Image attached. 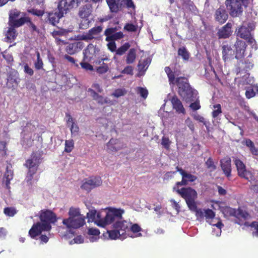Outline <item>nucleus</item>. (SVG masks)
I'll return each mask as SVG.
<instances>
[{
  "instance_id": "nucleus-55",
  "label": "nucleus",
  "mask_w": 258,
  "mask_h": 258,
  "mask_svg": "<svg viewBox=\"0 0 258 258\" xmlns=\"http://www.w3.org/2000/svg\"><path fill=\"white\" fill-rule=\"evenodd\" d=\"M24 71L25 73L31 76H32L34 74L33 69L29 67L27 63H25L24 64Z\"/></svg>"
},
{
  "instance_id": "nucleus-63",
  "label": "nucleus",
  "mask_w": 258,
  "mask_h": 258,
  "mask_svg": "<svg viewBox=\"0 0 258 258\" xmlns=\"http://www.w3.org/2000/svg\"><path fill=\"white\" fill-rule=\"evenodd\" d=\"M133 69L132 66H127L123 70L122 72L124 74L133 75Z\"/></svg>"
},
{
  "instance_id": "nucleus-2",
  "label": "nucleus",
  "mask_w": 258,
  "mask_h": 258,
  "mask_svg": "<svg viewBox=\"0 0 258 258\" xmlns=\"http://www.w3.org/2000/svg\"><path fill=\"white\" fill-rule=\"evenodd\" d=\"M123 213V210L109 208L106 216L102 218L99 213L97 214L95 210H91L87 213V217L89 222L94 221L98 226L104 227L114 222L116 219L120 218Z\"/></svg>"
},
{
  "instance_id": "nucleus-64",
  "label": "nucleus",
  "mask_w": 258,
  "mask_h": 258,
  "mask_svg": "<svg viewBox=\"0 0 258 258\" xmlns=\"http://www.w3.org/2000/svg\"><path fill=\"white\" fill-rule=\"evenodd\" d=\"M131 230L134 233H137L140 231L141 228L138 224H135L132 226Z\"/></svg>"
},
{
  "instance_id": "nucleus-21",
  "label": "nucleus",
  "mask_w": 258,
  "mask_h": 258,
  "mask_svg": "<svg viewBox=\"0 0 258 258\" xmlns=\"http://www.w3.org/2000/svg\"><path fill=\"white\" fill-rule=\"evenodd\" d=\"M214 17L217 22L220 24H223L227 20L228 16L224 8L221 7L215 11Z\"/></svg>"
},
{
  "instance_id": "nucleus-16",
  "label": "nucleus",
  "mask_w": 258,
  "mask_h": 258,
  "mask_svg": "<svg viewBox=\"0 0 258 258\" xmlns=\"http://www.w3.org/2000/svg\"><path fill=\"white\" fill-rule=\"evenodd\" d=\"M222 57L225 62L229 61L236 58V54L231 47L228 45L222 46Z\"/></svg>"
},
{
  "instance_id": "nucleus-30",
  "label": "nucleus",
  "mask_w": 258,
  "mask_h": 258,
  "mask_svg": "<svg viewBox=\"0 0 258 258\" xmlns=\"http://www.w3.org/2000/svg\"><path fill=\"white\" fill-rule=\"evenodd\" d=\"M10 168H11V165H9L7 166L6 172L4 176V181H5L6 186L8 188H10L9 184L10 181L13 177V172Z\"/></svg>"
},
{
  "instance_id": "nucleus-47",
  "label": "nucleus",
  "mask_w": 258,
  "mask_h": 258,
  "mask_svg": "<svg viewBox=\"0 0 258 258\" xmlns=\"http://www.w3.org/2000/svg\"><path fill=\"white\" fill-rule=\"evenodd\" d=\"M27 19L28 20L26 21V23L27 24L28 26L30 28L32 29V32H39V30L37 29V27L31 21L30 18L27 17Z\"/></svg>"
},
{
  "instance_id": "nucleus-54",
  "label": "nucleus",
  "mask_w": 258,
  "mask_h": 258,
  "mask_svg": "<svg viewBox=\"0 0 258 258\" xmlns=\"http://www.w3.org/2000/svg\"><path fill=\"white\" fill-rule=\"evenodd\" d=\"M171 144V142L169 141L168 138L166 137L165 136L163 137L162 139L161 144L166 149H168L170 145Z\"/></svg>"
},
{
  "instance_id": "nucleus-61",
  "label": "nucleus",
  "mask_w": 258,
  "mask_h": 258,
  "mask_svg": "<svg viewBox=\"0 0 258 258\" xmlns=\"http://www.w3.org/2000/svg\"><path fill=\"white\" fill-rule=\"evenodd\" d=\"M3 56L8 62H11L13 61V57L10 54L4 53Z\"/></svg>"
},
{
  "instance_id": "nucleus-26",
  "label": "nucleus",
  "mask_w": 258,
  "mask_h": 258,
  "mask_svg": "<svg viewBox=\"0 0 258 258\" xmlns=\"http://www.w3.org/2000/svg\"><path fill=\"white\" fill-rule=\"evenodd\" d=\"M221 166L225 174L229 177L231 175V160L229 158L224 159L221 161Z\"/></svg>"
},
{
  "instance_id": "nucleus-51",
  "label": "nucleus",
  "mask_w": 258,
  "mask_h": 258,
  "mask_svg": "<svg viewBox=\"0 0 258 258\" xmlns=\"http://www.w3.org/2000/svg\"><path fill=\"white\" fill-rule=\"evenodd\" d=\"M70 130L72 136H76L79 131V128L77 124L72 123L70 126Z\"/></svg>"
},
{
  "instance_id": "nucleus-22",
  "label": "nucleus",
  "mask_w": 258,
  "mask_h": 258,
  "mask_svg": "<svg viewBox=\"0 0 258 258\" xmlns=\"http://www.w3.org/2000/svg\"><path fill=\"white\" fill-rule=\"evenodd\" d=\"M236 49V58L240 59L243 57L246 48V44L242 40H237L234 44Z\"/></svg>"
},
{
  "instance_id": "nucleus-62",
  "label": "nucleus",
  "mask_w": 258,
  "mask_h": 258,
  "mask_svg": "<svg viewBox=\"0 0 258 258\" xmlns=\"http://www.w3.org/2000/svg\"><path fill=\"white\" fill-rule=\"evenodd\" d=\"M250 226L252 227H254L255 229V231L253 232V234L256 236H258V223L253 222L251 223Z\"/></svg>"
},
{
  "instance_id": "nucleus-29",
  "label": "nucleus",
  "mask_w": 258,
  "mask_h": 258,
  "mask_svg": "<svg viewBox=\"0 0 258 258\" xmlns=\"http://www.w3.org/2000/svg\"><path fill=\"white\" fill-rule=\"evenodd\" d=\"M88 234L90 236L89 239L90 242L96 241L99 239V230L95 228H89L88 230Z\"/></svg>"
},
{
  "instance_id": "nucleus-49",
  "label": "nucleus",
  "mask_w": 258,
  "mask_h": 258,
  "mask_svg": "<svg viewBox=\"0 0 258 258\" xmlns=\"http://www.w3.org/2000/svg\"><path fill=\"white\" fill-rule=\"evenodd\" d=\"M89 61H85L84 60L83 61L80 62V65L81 67L86 70H90L92 71L93 70V66L90 64L88 62Z\"/></svg>"
},
{
  "instance_id": "nucleus-18",
  "label": "nucleus",
  "mask_w": 258,
  "mask_h": 258,
  "mask_svg": "<svg viewBox=\"0 0 258 258\" xmlns=\"http://www.w3.org/2000/svg\"><path fill=\"white\" fill-rule=\"evenodd\" d=\"M224 213H226L230 216L235 217L238 219L243 218L245 219L248 216L245 211L240 209L236 210L231 208H227L224 210Z\"/></svg>"
},
{
  "instance_id": "nucleus-27",
  "label": "nucleus",
  "mask_w": 258,
  "mask_h": 258,
  "mask_svg": "<svg viewBox=\"0 0 258 258\" xmlns=\"http://www.w3.org/2000/svg\"><path fill=\"white\" fill-rule=\"evenodd\" d=\"M88 92L91 93L93 99L97 101L98 103L102 105L105 103H109V100L107 98H104L102 96L99 95L92 89H89Z\"/></svg>"
},
{
  "instance_id": "nucleus-12",
  "label": "nucleus",
  "mask_w": 258,
  "mask_h": 258,
  "mask_svg": "<svg viewBox=\"0 0 258 258\" xmlns=\"http://www.w3.org/2000/svg\"><path fill=\"white\" fill-rule=\"evenodd\" d=\"M234 163L237 168L238 175L247 180L252 179L251 172L246 169L245 165L238 159H235Z\"/></svg>"
},
{
  "instance_id": "nucleus-41",
  "label": "nucleus",
  "mask_w": 258,
  "mask_h": 258,
  "mask_svg": "<svg viewBox=\"0 0 258 258\" xmlns=\"http://www.w3.org/2000/svg\"><path fill=\"white\" fill-rule=\"evenodd\" d=\"M74 143L73 140H66L64 151L68 153L71 152L74 148Z\"/></svg>"
},
{
  "instance_id": "nucleus-33",
  "label": "nucleus",
  "mask_w": 258,
  "mask_h": 258,
  "mask_svg": "<svg viewBox=\"0 0 258 258\" xmlns=\"http://www.w3.org/2000/svg\"><path fill=\"white\" fill-rule=\"evenodd\" d=\"M105 35H109L111 34V37L113 38V40H117L121 38L123 35L121 32H115V29L114 28H108L105 31Z\"/></svg>"
},
{
  "instance_id": "nucleus-8",
  "label": "nucleus",
  "mask_w": 258,
  "mask_h": 258,
  "mask_svg": "<svg viewBox=\"0 0 258 258\" xmlns=\"http://www.w3.org/2000/svg\"><path fill=\"white\" fill-rule=\"evenodd\" d=\"M243 2L239 0H226L225 5L229 11L230 15L233 17L240 16L243 11Z\"/></svg>"
},
{
  "instance_id": "nucleus-50",
  "label": "nucleus",
  "mask_w": 258,
  "mask_h": 258,
  "mask_svg": "<svg viewBox=\"0 0 258 258\" xmlns=\"http://www.w3.org/2000/svg\"><path fill=\"white\" fill-rule=\"evenodd\" d=\"M138 26L132 24H126L124 29L129 32H135L137 31Z\"/></svg>"
},
{
  "instance_id": "nucleus-28",
  "label": "nucleus",
  "mask_w": 258,
  "mask_h": 258,
  "mask_svg": "<svg viewBox=\"0 0 258 258\" xmlns=\"http://www.w3.org/2000/svg\"><path fill=\"white\" fill-rule=\"evenodd\" d=\"M61 14L60 11L58 10V12H56L54 13H49L48 16V21L49 23L55 26L58 23L60 18L64 16L60 15Z\"/></svg>"
},
{
  "instance_id": "nucleus-40",
  "label": "nucleus",
  "mask_w": 258,
  "mask_h": 258,
  "mask_svg": "<svg viewBox=\"0 0 258 258\" xmlns=\"http://www.w3.org/2000/svg\"><path fill=\"white\" fill-rule=\"evenodd\" d=\"M37 60L34 63L35 68L36 69L39 70L43 68V63L42 59L40 58V55L38 51L36 52Z\"/></svg>"
},
{
  "instance_id": "nucleus-53",
  "label": "nucleus",
  "mask_w": 258,
  "mask_h": 258,
  "mask_svg": "<svg viewBox=\"0 0 258 258\" xmlns=\"http://www.w3.org/2000/svg\"><path fill=\"white\" fill-rule=\"evenodd\" d=\"M4 213L7 216H13L16 213V211L13 208H6L4 209Z\"/></svg>"
},
{
  "instance_id": "nucleus-45",
  "label": "nucleus",
  "mask_w": 258,
  "mask_h": 258,
  "mask_svg": "<svg viewBox=\"0 0 258 258\" xmlns=\"http://www.w3.org/2000/svg\"><path fill=\"white\" fill-rule=\"evenodd\" d=\"M205 164L207 167L211 171H214L216 168V165L214 164V162L211 158H209L207 160Z\"/></svg>"
},
{
  "instance_id": "nucleus-37",
  "label": "nucleus",
  "mask_w": 258,
  "mask_h": 258,
  "mask_svg": "<svg viewBox=\"0 0 258 258\" xmlns=\"http://www.w3.org/2000/svg\"><path fill=\"white\" fill-rule=\"evenodd\" d=\"M15 28L11 27L7 31L6 38L7 41H11V40L14 39L16 36V31Z\"/></svg>"
},
{
  "instance_id": "nucleus-52",
  "label": "nucleus",
  "mask_w": 258,
  "mask_h": 258,
  "mask_svg": "<svg viewBox=\"0 0 258 258\" xmlns=\"http://www.w3.org/2000/svg\"><path fill=\"white\" fill-rule=\"evenodd\" d=\"M126 92L124 90L118 89L116 90L112 93V95L114 96L116 98H118L122 96H123L125 94Z\"/></svg>"
},
{
  "instance_id": "nucleus-23",
  "label": "nucleus",
  "mask_w": 258,
  "mask_h": 258,
  "mask_svg": "<svg viewBox=\"0 0 258 258\" xmlns=\"http://www.w3.org/2000/svg\"><path fill=\"white\" fill-rule=\"evenodd\" d=\"M83 47L84 45L83 42H76L69 44L66 48V51L70 54H74L80 51Z\"/></svg>"
},
{
  "instance_id": "nucleus-36",
  "label": "nucleus",
  "mask_w": 258,
  "mask_h": 258,
  "mask_svg": "<svg viewBox=\"0 0 258 258\" xmlns=\"http://www.w3.org/2000/svg\"><path fill=\"white\" fill-rule=\"evenodd\" d=\"M68 214L69 217L68 218H74L77 217H84L80 214L79 209L71 207L69 211Z\"/></svg>"
},
{
  "instance_id": "nucleus-31",
  "label": "nucleus",
  "mask_w": 258,
  "mask_h": 258,
  "mask_svg": "<svg viewBox=\"0 0 258 258\" xmlns=\"http://www.w3.org/2000/svg\"><path fill=\"white\" fill-rule=\"evenodd\" d=\"M151 62V58L148 57L146 59L144 60L143 61L140 60L138 65V69L139 71V74H138V76L141 75V72H144L148 68L149 65Z\"/></svg>"
},
{
  "instance_id": "nucleus-56",
  "label": "nucleus",
  "mask_w": 258,
  "mask_h": 258,
  "mask_svg": "<svg viewBox=\"0 0 258 258\" xmlns=\"http://www.w3.org/2000/svg\"><path fill=\"white\" fill-rule=\"evenodd\" d=\"M28 12L37 16H41L43 14V11L34 9H29Z\"/></svg>"
},
{
  "instance_id": "nucleus-6",
  "label": "nucleus",
  "mask_w": 258,
  "mask_h": 258,
  "mask_svg": "<svg viewBox=\"0 0 258 258\" xmlns=\"http://www.w3.org/2000/svg\"><path fill=\"white\" fill-rule=\"evenodd\" d=\"M255 28L253 22H243L242 25L236 30L237 36L245 39L250 44L255 42L254 39L252 37L250 32Z\"/></svg>"
},
{
  "instance_id": "nucleus-3",
  "label": "nucleus",
  "mask_w": 258,
  "mask_h": 258,
  "mask_svg": "<svg viewBox=\"0 0 258 258\" xmlns=\"http://www.w3.org/2000/svg\"><path fill=\"white\" fill-rule=\"evenodd\" d=\"M193 212L196 213V216L198 220L201 221L205 218L206 221L210 225L216 226L219 230L218 233L216 234V236H218L220 235L221 233V229L223 224L220 220L215 218V213L212 210L209 209H198L197 208L196 210L194 211Z\"/></svg>"
},
{
  "instance_id": "nucleus-7",
  "label": "nucleus",
  "mask_w": 258,
  "mask_h": 258,
  "mask_svg": "<svg viewBox=\"0 0 258 258\" xmlns=\"http://www.w3.org/2000/svg\"><path fill=\"white\" fill-rule=\"evenodd\" d=\"M26 20L28 19L25 13L15 9L10 11L9 24L10 27H19L26 23Z\"/></svg>"
},
{
  "instance_id": "nucleus-19",
  "label": "nucleus",
  "mask_w": 258,
  "mask_h": 258,
  "mask_svg": "<svg viewBox=\"0 0 258 258\" xmlns=\"http://www.w3.org/2000/svg\"><path fill=\"white\" fill-rule=\"evenodd\" d=\"M107 151L116 152L124 147V144L117 139H111L107 144Z\"/></svg>"
},
{
  "instance_id": "nucleus-59",
  "label": "nucleus",
  "mask_w": 258,
  "mask_h": 258,
  "mask_svg": "<svg viewBox=\"0 0 258 258\" xmlns=\"http://www.w3.org/2000/svg\"><path fill=\"white\" fill-rule=\"evenodd\" d=\"M170 202L172 203V206L173 208H174L177 213L179 212L180 207L178 204V203L176 202L174 200H171Z\"/></svg>"
},
{
  "instance_id": "nucleus-10",
  "label": "nucleus",
  "mask_w": 258,
  "mask_h": 258,
  "mask_svg": "<svg viewBox=\"0 0 258 258\" xmlns=\"http://www.w3.org/2000/svg\"><path fill=\"white\" fill-rule=\"evenodd\" d=\"M62 223L67 229L71 230L79 228L85 224V222L84 217H77L64 219Z\"/></svg>"
},
{
  "instance_id": "nucleus-1",
  "label": "nucleus",
  "mask_w": 258,
  "mask_h": 258,
  "mask_svg": "<svg viewBox=\"0 0 258 258\" xmlns=\"http://www.w3.org/2000/svg\"><path fill=\"white\" fill-rule=\"evenodd\" d=\"M41 222L33 224L29 232L32 238L41 234L42 231H49L51 229V224H54L57 220L56 215L50 210H42L39 212Z\"/></svg>"
},
{
  "instance_id": "nucleus-17",
  "label": "nucleus",
  "mask_w": 258,
  "mask_h": 258,
  "mask_svg": "<svg viewBox=\"0 0 258 258\" xmlns=\"http://www.w3.org/2000/svg\"><path fill=\"white\" fill-rule=\"evenodd\" d=\"M231 23H227L225 25L221 27L217 33L219 38H227L230 37L232 33Z\"/></svg>"
},
{
  "instance_id": "nucleus-58",
  "label": "nucleus",
  "mask_w": 258,
  "mask_h": 258,
  "mask_svg": "<svg viewBox=\"0 0 258 258\" xmlns=\"http://www.w3.org/2000/svg\"><path fill=\"white\" fill-rule=\"evenodd\" d=\"M168 76L169 81L170 84H176V79L175 78V75L172 72L170 74H169Z\"/></svg>"
},
{
  "instance_id": "nucleus-11",
  "label": "nucleus",
  "mask_w": 258,
  "mask_h": 258,
  "mask_svg": "<svg viewBox=\"0 0 258 258\" xmlns=\"http://www.w3.org/2000/svg\"><path fill=\"white\" fill-rule=\"evenodd\" d=\"M100 49L96 45L89 44L84 50V60L85 61H90L95 58L98 54Z\"/></svg>"
},
{
  "instance_id": "nucleus-43",
  "label": "nucleus",
  "mask_w": 258,
  "mask_h": 258,
  "mask_svg": "<svg viewBox=\"0 0 258 258\" xmlns=\"http://www.w3.org/2000/svg\"><path fill=\"white\" fill-rule=\"evenodd\" d=\"M137 92L138 94L144 99L147 98L148 94V90L146 88L142 87H138L137 88Z\"/></svg>"
},
{
  "instance_id": "nucleus-20",
  "label": "nucleus",
  "mask_w": 258,
  "mask_h": 258,
  "mask_svg": "<svg viewBox=\"0 0 258 258\" xmlns=\"http://www.w3.org/2000/svg\"><path fill=\"white\" fill-rule=\"evenodd\" d=\"M173 109L175 110V112L178 114H185V110L182 105L181 101L176 96H174L171 99Z\"/></svg>"
},
{
  "instance_id": "nucleus-46",
  "label": "nucleus",
  "mask_w": 258,
  "mask_h": 258,
  "mask_svg": "<svg viewBox=\"0 0 258 258\" xmlns=\"http://www.w3.org/2000/svg\"><path fill=\"white\" fill-rule=\"evenodd\" d=\"M215 110L212 112V116L214 118L218 116L221 113V106L220 104H216L214 106Z\"/></svg>"
},
{
  "instance_id": "nucleus-13",
  "label": "nucleus",
  "mask_w": 258,
  "mask_h": 258,
  "mask_svg": "<svg viewBox=\"0 0 258 258\" xmlns=\"http://www.w3.org/2000/svg\"><path fill=\"white\" fill-rule=\"evenodd\" d=\"M102 184V180L99 177H92L86 179L81 188L87 191H90L92 189L99 186Z\"/></svg>"
},
{
  "instance_id": "nucleus-44",
  "label": "nucleus",
  "mask_w": 258,
  "mask_h": 258,
  "mask_svg": "<svg viewBox=\"0 0 258 258\" xmlns=\"http://www.w3.org/2000/svg\"><path fill=\"white\" fill-rule=\"evenodd\" d=\"M82 19V20L80 24V28L82 29H86L89 27L90 21L88 19V18Z\"/></svg>"
},
{
  "instance_id": "nucleus-42",
  "label": "nucleus",
  "mask_w": 258,
  "mask_h": 258,
  "mask_svg": "<svg viewBox=\"0 0 258 258\" xmlns=\"http://www.w3.org/2000/svg\"><path fill=\"white\" fill-rule=\"evenodd\" d=\"M109 236L112 239H115L117 238L120 237L121 234H123V232H122L121 234L119 230H113L108 231Z\"/></svg>"
},
{
  "instance_id": "nucleus-38",
  "label": "nucleus",
  "mask_w": 258,
  "mask_h": 258,
  "mask_svg": "<svg viewBox=\"0 0 258 258\" xmlns=\"http://www.w3.org/2000/svg\"><path fill=\"white\" fill-rule=\"evenodd\" d=\"M130 46L128 43H125L116 50V54L119 55H122L127 51Z\"/></svg>"
},
{
  "instance_id": "nucleus-35",
  "label": "nucleus",
  "mask_w": 258,
  "mask_h": 258,
  "mask_svg": "<svg viewBox=\"0 0 258 258\" xmlns=\"http://www.w3.org/2000/svg\"><path fill=\"white\" fill-rule=\"evenodd\" d=\"M136 51L134 48L131 49L126 56V62L127 64L133 63L136 58Z\"/></svg>"
},
{
  "instance_id": "nucleus-48",
  "label": "nucleus",
  "mask_w": 258,
  "mask_h": 258,
  "mask_svg": "<svg viewBox=\"0 0 258 258\" xmlns=\"http://www.w3.org/2000/svg\"><path fill=\"white\" fill-rule=\"evenodd\" d=\"M108 69V66L103 62L102 65L97 69V72L99 74H104L107 72Z\"/></svg>"
},
{
  "instance_id": "nucleus-4",
  "label": "nucleus",
  "mask_w": 258,
  "mask_h": 258,
  "mask_svg": "<svg viewBox=\"0 0 258 258\" xmlns=\"http://www.w3.org/2000/svg\"><path fill=\"white\" fill-rule=\"evenodd\" d=\"M177 86L178 87V94L186 102L194 100V92L187 82L186 78L178 77L176 79Z\"/></svg>"
},
{
  "instance_id": "nucleus-9",
  "label": "nucleus",
  "mask_w": 258,
  "mask_h": 258,
  "mask_svg": "<svg viewBox=\"0 0 258 258\" xmlns=\"http://www.w3.org/2000/svg\"><path fill=\"white\" fill-rule=\"evenodd\" d=\"M81 0H60L57 5V10L60 11L61 16L67 14L73 8H77Z\"/></svg>"
},
{
  "instance_id": "nucleus-14",
  "label": "nucleus",
  "mask_w": 258,
  "mask_h": 258,
  "mask_svg": "<svg viewBox=\"0 0 258 258\" xmlns=\"http://www.w3.org/2000/svg\"><path fill=\"white\" fill-rule=\"evenodd\" d=\"M102 31V28L100 26L93 27L88 31L85 34H83L80 36V39L86 41L92 39H98L100 38V35Z\"/></svg>"
},
{
  "instance_id": "nucleus-25",
  "label": "nucleus",
  "mask_w": 258,
  "mask_h": 258,
  "mask_svg": "<svg viewBox=\"0 0 258 258\" xmlns=\"http://www.w3.org/2000/svg\"><path fill=\"white\" fill-rule=\"evenodd\" d=\"M109 9L112 12H117L121 8L124 0H106Z\"/></svg>"
},
{
  "instance_id": "nucleus-24",
  "label": "nucleus",
  "mask_w": 258,
  "mask_h": 258,
  "mask_svg": "<svg viewBox=\"0 0 258 258\" xmlns=\"http://www.w3.org/2000/svg\"><path fill=\"white\" fill-rule=\"evenodd\" d=\"M92 11L91 4L87 3L80 7L79 15L81 18H87L91 15Z\"/></svg>"
},
{
  "instance_id": "nucleus-5",
  "label": "nucleus",
  "mask_w": 258,
  "mask_h": 258,
  "mask_svg": "<svg viewBox=\"0 0 258 258\" xmlns=\"http://www.w3.org/2000/svg\"><path fill=\"white\" fill-rule=\"evenodd\" d=\"M177 192L185 200L188 208L191 211L196 210L197 205L196 200L198 198V194L195 189L191 187H183L178 189Z\"/></svg>"
},
{
  "instance_id": "nucleus-34",
  "label": "nucleus",
  "mask_w": 258,
  "mask_h": 258,
  "mask_svg": "<svg viewBox=\"0 0 258 258\" xmlns=\"http://www.w3.org/2000/svg\"><path fill=\"white\" fill-rule=\"evenodd\" d=\"M122 217L119 219H116L114 221L117 220L115 223L114 224V227L115 229H118L117 230L124 231L125 229L127 228L126 222L125 221H120Z\"/></svg>"
},
{
  "instance_id": "nucleus-57",
  "label": "nucleus",
  "mask_w": 258,
  "mask_h": 258,
  "mask_svg": "<svg viewBox=\"0 0 258 258\" xmlns=\"http://www.w3.org/2000/svg\"><path fill=\"white\" fill-rule=\"evenodd\" d=\"M108 48L111 51V52H116V44L114 41H111L109 42L107 44Z\"/></svg>"
},
{
  "instance_id": "nucleus-39",
  "label": "nucleus",
  "mask_w": 258,
  "mask_h": 258,
  "mask_svg": "<svg viewBox=\"0 0 258 258\" xmlns=\"http://www.w3.org/2000/svg\"><path fill=\"white\" fill-rule=\"evenodd\" d=\"M178 54L181 56L184 60H187L189 58V53L184 47L178 49Z\"/></svg>"
},
{
  "instance_id": "nucleus-32",
  "label": "nucleus",
  "mask_w": 258,
  "mask_h": 258,
  "mask_svg": "<svg viewBox=\"0 0 258 258\" xmlns=\"http://www.w3.org/2000/svg\"><path fill=\"white\" fill-rule=\"evenodd\" d=\"M177 171H178L180 174L182 175L183 178H184L185 181L187 182L188 181L192 182L194 181L196 179L197 177L190 174L187 173L186 171H184L182 169L179 168L178 167H176Z\"/></svg>"
},
{
  "instance_id": "nucleus-60",
  "label": "nucleus",
  "mask_w": 258,
  "mask_h": 258,
  "mask_svg": "<svg viewBox=\"0 0 258 258\" xmlns=\"http://www.w3.org/2000/svg\"><path fill=\"white\" fill-rule=\"evenodd\" d=\"M189 106L194 110H197L200 109L201 107L199 104V102L197 101L190 104Z\"/></svg>"
},
{
  "instance_id": "nucleus-15",
  "label": "nucleus",
  "mask_w": 258,
  "mask_h": 258,
  "mask_svg": "<svg viewBox=\"0 0 258 258\" xmlns=\"http://www.w3.org/2000/svg\"><path fill=\"white\" fill-rule=\"evenodd\" d=\"M39 164V159L35 155H32L31 159L27 160L25 165L29 168L30 175L32 176L35 173Z\"/></svg>"
}]
</instances>
